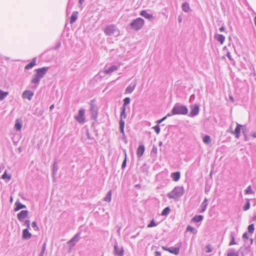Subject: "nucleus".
I'll use <instances>...</instances> for the list:
<instances>
[{
  "instance_id": "1",
  "label": "nucleus",
  "mask_w": 256,
  "mask_h": 256,
  "mask_svg": "<svg viewBox=\"0 0 256 256\" xmlns=\"http://www.w3.org/2000/svg\"><path fill=\"white\" fill-rule=\"evenodd\" d=\"M48 67H42V68H39L35 70V72H36L33 76V78L31 80V82L32 84H36V86H37L40 82L42 78L45 76L48 70Z\"/></svg>"
},
{
  "instance_id": "2",
  "label": "nucleus",
  "mask_w": 256,
  "mask_h": 256,
  "mask_svg": "<svg viewBox=\"0 0 256 256\" xmlns=\"http://www.w3.org/2000/svg\"><path fill=\"white\" fill-rule=\"evenodd\" d=\"M184 188L183 186H177L167 194L169 198L176 200L183 195Z\"/></svg>"
},
{
  "instance_id": "3",
  "label": "nucleus",
  "mask_w": 256,
  "mask_h": 256,
  "mask_svg": "<svg viewBox=\"0 0 256 256\" xmlns=\"http://www.w3.org/2000/svg\"><path fill=\"white\" fill-rule=\"evenodd\" d=\"M172 112L176 115H186L188 114V108L185 106L176 103L172 108Z\"/></svg>"
},
{
  "instance_id": "4",
  "label": "nucleus",
  "mask_w": 256,
  "mask_h": 256,
  "mask_svg": "<svg viewBox=\"0 0 256 256\" xmlns=\"http://www.w3.org/2000/svg\"><path fill=\"white\" fill-rule=\"evenodd\" d=\"M144 24V20L141 18H138L132 22L130 26L132 29L138 30L143 26Z\"/></svg>"
},
{
  "instance_id": "5",
  "label": "nucleus",
  "mask_w": 256,
  "mask_h": 256,
  "mask_svg": "<svg viewBox=\"0 0 256 256\" xmlns=\"http://www.w3.org/2000/svg\"><path fill=\"white\" fill-rule=\"evenodd\" d=\"M90 113L91 117L92 119L96 120L98 114V108L96 105L95 104L94 100L90 102Z\"/></svg>"
},
{
  "instance_id": "6",
  "label": "nucleus",
  "mask_w": 256,
  "mask_h": 256,
  "mask_svg": "<svg viewBox=\"0 0 256 256\" xmlns=\"http://www.w3.org/2000/svg\"><path fill=\"white\" fill-rule=\"evenodd\" d=\"M85 110L80 108L79 110L78 114L75 116V119L80 124H83L85 122Z\"/></svg>"
},
{
  "instance_id": "7",
  "label": "nucleus",
  "mask_w": 256,
  "mask_h": 256,
  "mask_svg": "<svg viewBox=\"0 0 256 256\" xmlns=\"http://www.w3.org/2000/svg\"><path fill=\"white\" fill-rule=\"evenodd\" d=\"M117 30L118 29L115 25L110 24L106 27L104 30V32L107 36H112Z\"/></svg>"
},
{
  "instance_id": "8",
  "label": "nucleus",
  "mask_w": 256,
  "mask_h": 256,
  "mask_svg": "<svg viewBox=\"0 0 256 256\" xmlns=\"http://www.w3.org/2000/svg\"><path fill=\"white\" fill-rule=\"evenodd\" d=\"M114 254L115 256H123L124 254V249L122 246H119L117 242L114 244Z\"/></svg>"
},
{
  "instance_id": "9",
  "label": "nucleus",
  "mask_w": 256,
  "mask_h": 256,
  "mask_svg": "<svg viewBox=\"0 0 256 256\" xmlns=\"http://www.w3.org/2000/svg\"><path fill=\"white\" fill-rule=\"evenodd\" d=\"M190 113L188 115L189 116L193 118L197 116L199 113L200 108L198 104L192 105L190 106Z\"/></svg>"
},
{
  "instance_id": "10",
  "label": "nucleus",
  "mask_w": 256,
  "mask_h": 256,
  "mask_svg": "<svg viewBox=\"0 0 256 256\" xmlns=\"http://www.w3.org/2000/svg\"><path fill=\"white\" fill-rule=\"evenodd\" d=\"M28 212L27 210H22L17 214V218L19 221L22 222L24 219L28 217Z\"/></svg>"
},
{
  "instance_id": "11",
  "label": "nucleus",
  "mask_w": 256,
  "mask_h": 256,
  "mask_svg": "<svg viewBox=\"0 0 256 256\" xmlns=\"http://www.w3.org/2000/svg\"><path fill=\"white\" fill-rule=\"evenodd\" d=\"M162 250L168 251L174 254H178L180 252V249L177 247L167 248L164 246H162Z\"/></svg>"
},
{
  "instance_id": "12",
  "label": "nucleus",
  "mask_w": 256,
  "mask_h": 256,
  "mask_svg": "<svg viewBox=\"0 0 256 256\" xmlns=\"http://www.w3.org/2000/svg\"><path fill=\"white\" fill-rule=\"evenodd\" d=\"M118 68H119L118 66H117L116 65L112 66H110L108 68H106V67L104 68V73H105L106 74H110L118 70Z\"/></svg>"
},
{
  "instance_id": "13",
  "label": "nucleus",
  "mask_w": 256,
  "mask_h": 256,
  "mask_svg": "<svg viewBox=\"0 0 256 256\" xmlns=\"http://www.w3.org/2000/svg\"><path fill=\"white\" fill-rule=\"evenodd\" d=\"M34 94V93L29 90H26L22 93V98L30 100Z\"/></svg>"
},
{
  "instance_id": "14",
  "label": "nucleus",
  "mask_w": 256,
  "mask_h": 256,
  "mask_svg": "<svg viewBox=\"0 0 256 256\" xmlns=\"http://www.w3.org/2000/svg\"><path fill=\"white\" fill-rule=\"evenodd\" d=\"M136 86V82L131 83L129 84L125 90L126 94H131L135 89Z\"/></svg>"
},
{
  "instance_id": "15",
  "label": "nucleus",
  "mask_w": 256,
  "mask_h": 256,
  "mask_svg": "<svg viewBox=\"0 0 256 256\" xmlns=\"http://www.w3.org/2000/svg\"><path fill=\"white\" fill-rule=\"evenodd\" d=\"M32 234L28 231V228L24 229L22 231V237L24 240H29L32 238Z\"/></svg>"
},
{
  "instance_id": "16",
  "label": "nucleus",
  "mask_w": 256,
  "mask_h": 256,
  "mask_svg": "<svg viewBox=\"0 0 256 256\" xmlns=\"http://www.w3.org/2000/svg\"><path fill=\"white\" fill-rule=\"evenodd\" d=\"M80 234V232H78L68 242L70 245L74 246L79 240V237Z\"/></svg>"
},
{
  "instance_id": "17",
  "label": "nucleus",
  "mask_w": 256,
  "mask_h": 256,
  "mask_svg": "<svg viewBox=\"0 0 256 256\" xmlns=\"http://www.w3.org/2000/svg\"><path fill=\"white\" fill-rule=\"evenodd\" d=\"M145 148L143 144L140 145L137 148L136 150V155L138 158L141 157L144 152Z\"/></svg>"
},
{
  "instance_id": "18",
  "label": "nucleus",
  "mask_w": 256,
  "mask_h": 256,
  "mask_svg": "<svg viewBox=\"0 0 256 256\" xmlns=\"http://www.w3.org/2000/svg\"><path fill=\"white\" fill-rule=\"evenodd\" d=\"M14 210L16 212L18 211L19 210L26 208V206L24 204H21L18 200L14 204Z\"/></svg>"
},
{
  "instance_id": "19",
  "label": "nucleus",
  "mask_w": 256,
  "mask_h": 256,
  "mask_svg": "<svg viewBox=\"0 0 256 256\" xmlns=\"http://www.w3.org/2000/svg\"><path fill=\"white\" fill-rule=\"evenodd\" d=\"M140 15L149 20H151L153 18L152 15V14L148 13L146 10H142L140 13Z\"/></svg>"
},
{
  "instance_id": "20",
  "label": "nucleus",
  "mask_w": 256,
  "mask_h": 256,
  "mask_svg": "<svg viewBox=\"0 0 256 256\" xmlns=\"http://www.w3.org/2000/svg\"><path fill=\"white\" fill-rule=\"evenodd\" d=\"M242 127V125L237 124L234 132H232L233 134H235V136L236 138H240V130Z\"/></svg>"
},
{
  "instance_id": "21",
  "label": "nucleus",
  "mask_w": 256,
  "mask_h": 256,
  "mask_svg": "<svg viewBox=\"0 0 256 256\" xmlns=\"http://www.w3.org/2000/svg\"><path fill=\"white\" fill-rule=\"evenodd\" d=\"M36 58H33L32 62L25 66V67H24L25 70H29L30 68H32L34 66H36Z\"/></svg>"
},
{
  "instance_id": "22",
  "label": "nucleus",
  "mask_w": 256,
  "mask_h": 256,
  "mask_svg": "<svg viewBox=\"0 0 256 256\" xmlns=\"http://www.w3.org/2000/svg\"><path fill=\"white\" fill-rule=\"evenodd\" d=\"M78 12L76 11H74L72 12V14L70 18V23L71 24H72L74 22H76V20L77 18H78Z\"/></svg>"
},
{
  "instance_id": "23",
  "label": "nucleus",
  "mask_w": 256,
  "mask_h": 256,
  "mask_svg": "<svg viewBox=\"0 0 256 256\" xmlns=\"http://www.w3.org/2000/svg\"><path fill=\"white\" fill-rule=\"evenodd\" d=\"M180 176V174L179 172H174L171 174V178H172L173 180L177 182L179 180Z\"/></svg>"
},
{
  "instance_id": "24",
  "label": "nucleus",
  "mask_w": 256,
  "mask_h": 256,
  "mask_svg": "<svg viewBox=\"0 0 256 256\" xmlns=\"http://www.w3.org/2000/svg\"><path fill=\"white\" fill-rule=\"evenodd\" d=\"M215 38L220 43V44H222L225 40V37L222 34H216L215 36Z\"/></svg>"
},
{
  "instance_id": "25",
  "label": "nucleus",
  "mask_w": 256,
  "mask_h": 256,
  "mask_svg": "<svg viewBox=\"0 0 256 256\" xmlns=\"http://www.w3.org/2000/svg\"><path fill=\"white\" fill-rule=\"evenodd\" d=\"M112 190L108 191L106 196L104 198V200L106 202H110L112 199Z\"/></svg>"
},
{
  "instance_id": "26",
  "label": "nucleus",
  "mask_w": 256,
  "mask_h": 256,
  "mask_svg": "<svg viewBox=\"0 0 256 256\" xmlns=\"http://www.w3.org/2000/svg\"><path fill=\"white\" fill-rule=\"evenodd\" d=\"M203 218V216L202 215H196L192 218V220L195 222H201Z\"/></svg>"
},
{
  "instance_id": "27",
  "label": "nucleus",
  "mask_w": 256,
  "mask_h": 256,
  "mask_svg": "<svg viewBox=\"0 0 256 256\" xmlns=\"http://www.w3.org/2000/svg\"><path fill=\"white\" fill-rule=\"evenodd\" d=\"M182 10L184 12H188L190 10L189 4L188 2H184L182 5Z\"/></svg>"
},
{
  "instance_id": "28",
  "label": "nucleus",
  "mask_w": 256,
  "mask_h": 256,
  "mask_svg": "<svg viewBox=\"0 0 256 256\" xmlns=\"http://www.w3.org/2000/svg\"><path fill=\"white\" fill-rule=\"evenodd\" d=\"M126 108H121V112L120 115V119H125L126 118Z\"/></svg>"
},
{
  "instance_id": "29",
  "label": "nucleus",
  "mask_w": 256,
  "mask_h": 256,
  "mask_svg": "<svg viewBox=\"0 0 256 256\" xmlns=\"http://www.w3.org/2000/svg\"><path fill=\"white\" fill-rule=\"evenodd\" d=\"M8 94V92H4L2 90H0V100H2L5 98Z\"/></svg>"
},
{
  "instance_id": "30",
  "label": "nucleus",
  "mask_w": 256,
  "mask_h": 256,
  "mask_svg": "<svg viewBox=\"0 0 256 256\" xmlns=\"http://www.w3.org/2000/svg\"><path fill=\"white\" fill-rule=\"evenodd\" d=\"M170 211V209L168 206L165 208L162 212L161 215L162 216H167Z\"/></svg>"
},
{
  "instance_id": "31",
  "label": "nucleus",
  "mask_w": 256,
  "mask_h": 256,
  "mask_svg": "<svg viewBox=\"0 0 256 256\" xmlns=\"http://www.w3.org/2000/svg\"><path fill=\"white\" fill-rule=\"evenodd\" d=\"M207 204H208L207 199L205 198L203 202L201 204V207H202V210H200L201 212H203L204 210H206Z\"/></svg>"
},
{
  "instance_id": "32",
  "label": "nucleus",
  "mask_w": 256,
  "mask_h": 256,
  "mask_svg": "<svg viewBox=\"0 0 256 256\" xmlns=\"http://www.w3.org/2000/svg\"><path fill=\"white\" fill-rule=\"evenodd\" d=\"M238 252H236L234 250H231L227 254V256H238Z\"/></svg>"
},
{
  "instance_id": "33",
  "label": "nucleus",
  "mask_w": 256,
  "mask_h": 256,
  "mask_svg": "<svg viewBox=\"0 0 256 256\" xmlns=\"http://www.w3.org/2000/svg\"><path fill=\"white\" fill-rule=\"evenodd\" d=\"M130 98L127 97L124 99V104L122 108H126V106L130 104Z\"/></svg>"
},
{
  "instance_id": "34",
  "label": "nucleus",
  "mask_w": 256,
  "mask_h": 256,
  "mask_svg": "<svg viewBox=\"0 0 256 256\" xmlns=\"http://www.w3.org/2000/svg\"><path fill=\"white\" fill-rule=\"evenodd\" d=\"M226 56L229 59V60L231 62L232 64L233 65L235 64V61L234 58H232L230 53L229 52H228Z\"/></svg>"
},
{
  "instance_id": "35",
  "label": "nucleus",
  "mask_w": 256,
  "mask_h": 256,
  "mask_svg": "<svg viewBox=\"0 0 256 256\" xmlns=\"http://www.w3.org/2000/svg\"><path fill=\"white\" fill-rule=\"evenodd\" d=\"M22 124L18 122V120L16 121V122L14 125V128L16 130H20L22 128Z\"/></svg>"
},
{
  "instance_id": "36",
  "label": "nucleus",
  "mask_w": 256,
  "mask_h": 256,
  "mask_svg": "<svg viewBox=\"0 0 256 256\" xmlns=\"http://www.w3.org/2000/svg\"><path fill=\"white\" fill-rule=\"evenodd\" d=\"M254 224H250V225H249L248 226V232L252 234L254 232Z\"/></svg>"
},
{
  "instance_id": "37",
  "label": "nucleus",
  "mask_w": 256,
  "mask_h": 256,
  "mask_svg": "<svg viewBox=\"0 0 256 256\" xmlns=\"http://www.w3.org/2000/svg\"><path fill=\"white\" fill-rule=\"evenodd\" d=\"M254 192L252 190L251 186H248V188L245 190V194H252Z\"/></svg>"
},
{
  "instance_id": "38",
  "label": "nucleus",
  "mask_w": 256,
  "mask_h": 256,
  "mask_svg": "<svg viewBox=\"0 0 256 256\" xmlns=\"http://www.w3.org/2000/svg\"><path fill=\"white\" fill-rule=\"evenodd\" d=\"M58 170V164L56 162H54L52 165V173L55 174Z\"/></svg>"
},
{
  "instance_id": "39",
  "label": "nucleus",
  "mask_w": 256,
  "mask_h": 256,
  "mask_svg": "<svg viewBox=\"0 0 256 256\" xmlns=\"http://www.w3.org/2000/svg\"><path fill=\"white\" fill-rule=\"evenodd\" d=\"M1 178L2 179H8V180H10L11 178V176L10 175H8L6 173V171H5L4 174L2 176Z\"/></svg>"
},
{
  "instance_id": "40",
  "label": "nucleus",
  "mask_w": 256,
  "mask_h": 256,
  "mask_svg": "<svg viewBox=\"0 0 256 256\" xmlns=\"http://www.w3.org/2000/svg\"><path fill=\"white\" fill-rule=\"evenodd\" d=\"M158 224L156 223L154 221V220L153 219L152 220L150 224L148 225V228H152L154 226H156L158 225Z\"/></svg>"
},
{
  "instance_id": "41",
  "label": "nucleus",
  "mask_w": 256,
  "mask_h": 256,
  "mask_svg": "<svg viewBox=\"0 0 256 256\" xmlns=\"http://www.w3.org/2000/svg\"><path fill=\"white\" fill-rule=\"evenodd\" d=\"M230 238H231V240L229 244V245L230 246H232V245H234V244H236V242H235V240H234V234H230Z\"/></svg>"
},
{
  "instance_id": "42",
  "label": "nucleus",
  "mask_w": 256,
  "mask_h": 256,
  "mask_svg": "<svg viewBox=\"0 0 256 256\" xmlns=\"http://www.w3.org/2000/svg\"><path fill=\"white\" fill-rule=\"evenodd\" d=\"M250 208V203L249 202V200H247L246 202V203L245 205L244 206L243 208L244 210H249Z\"/></svg>"
},
{
  "instance_id": "43",
  "label": "nucleus",
  "mask_w": 256,
  "mask_h": 256,
  "mask_svg": "<svg viewBox=\"0 0 256 256\" xmlns=\"http://www.w3.org/2000/svg\"><path fill=\"white\" fill-rule=\"evenodd\" d=\"M152 128L154 130L156 134H160V129L159 124H157L156 126H154Z\"/></svg>"
},
{
  "instance_id": "44",
  "label": "nucleus",
  "mask_w": 256,
  "mask_h": 256,
  "mask_svg": "<svg viewBox=\"0 0 256 256\" xmlns=\"http://www.w3.org/2000/svg\"><path fill=\"white\" fill-rule=\"evenodd\" d=\"M124 152L125 158H124V161L122 162V168H124L126 166V151L124 150Z\"/></svg>"
},
{
  "instance_id": "45",
  "label": "nucleus",
  "mask_w": 256,
  "mask_h": 256,
  "mask_svg": "<svg viewBox=\"0 0 256 256\" xmlns=\"http://www.w3.org/2000/svg\"><path fill=\"white\" fill-rule=\"evenodd\" d=\"M32 226L36 231H38L39 230L38 226H37V224L35 221L32 222Z\"/></svg>"
},
{
  "instance_id": "46",
  "label": "nucleus",
  "mask_w": 256,
  "mask_h": 256,
  "mask_svg": "<svg viewBox=\"0 0 256 256\" xmlns=\"http://www.w3.org/2000/svg\"><path fill=\"white\" fill-rule=\"evenodd\" d=\"M186 230L194 233L195 229L194 228L192 227L191 226H188L186 228Z\"/></svg>"
},
{
  "instance_id": "47",
  "label": "nucleus",
  "mask_w": 256,
  "mask_h": 256,
  "mask_svg": "<svg viewBox=\"0 0 256 256\" xmlns=\"http://www.w3.org/2000/svg\"><path fill=\"white\" fill-rule=\"evenodd\" d=\"M24 225H26V228L30 229V220H26L24 222Z\"/></svg>"
},
{
  "instance_id": "48",
  "label": "nucleus",
  "mask_w": 256,
  "mask_h": 256,
  "mask_svg": "<svg viewBox=\"0 0 256 256\" xmlns=\"http://www.w3.org/2000/svg\"><path fill=\"white\" fill-rule=\"evenodd\" d=\"M120 128H124V121L123 120V119H120Z\"/></svg>"
},
{
  "instance_id": "49",
  "label": "nucleus",
  "mask_w": 256,
  "mask_h": 256,
  "mask_svg": "<svg viewBox=\"0 0 256 256\" xmlns=\"http://www.w3.org/2000/svg\"><path fill=\"white\" fill-rule=\"evenodd\" d=\"M166 116H164L162 118L160 119V120H158L156 121V122L157 124H161L162 122H164V120H166Z\"/></svg>"
},
{
  "instance_id": "50",
  "label": "nucleus",
  "mask_w": 256,
  "mask_h": 256,
  "mask_svg": "<svg viewBox=\"0 0 256 256\" xmlns=\"http://www.w3.org/2000/svg\"><path fill=\"white\" fill-rule=\"evenodd\" d=\"M72 6L70 5V3L68 4L67 8H66V13L68 14L70 12V9L72 8Z\"/></svg>"
},
{
  "instance_id": "51",
  "label": "nucleus",
  "mask_w": 256,
  "mask_h": 256,
  "mask_svg": "<svg viewBox=\"0 0 256 256\" xmlns=\"http://www.w3.org/2000/svg\"><path fill=\"white\" fill-rule=\"evenodd\" d=\"M203 141L206 144H208V135H206L204 137Z\"/></svg>"
},
{
  "instance_id": "52",
  "label": "nucleus",
  "mask_w": 256,
  "mask_h": 256,
  "mask_svg": "<svg viewBox=\"0 0 256 256\" xmlns=\"http://www.w3.org/2000/svg\"><path fill=\"white\" fill-rule=\"evenodd\" d=\"M246 128L245 126H243L242 128V133L246 136Z\"/></svg>"
},
{
  "instance_id": "53",
  "label": "nucleus",
  "mask_w": 256,
  "mask_h": 256,
  "mask_svg": "<svg viewBox=\"0 0 256 256\" xmlns=\"http://www.w3.org/2000/svg\"><path fill=\"white\" fill-rule=\"evenodd\" d=\"M86 138H87L88 139V140H92V138L91 137V136H90V135L88 130H87V131H86Z\"/></svg>"
},
{
  "instance_id": "54",
  "label": "nucleus",
  "mask_w": 256,
  "mask_h": 256,
  "mask_svg": "<svg viewBox=\"0 0 256 256\" xmlns=\"http://www.w3.org/2000/svg\"><path fill=\"white\" fill-rule=\"evenodd\" d=\"M195 98V96L194 94H192L190 98V102H192Z\"/></svg>"
},
{
  "instance_id": "55",
  "label": "nucleus",
  "mask_w": 256,
  "mask_h": 256,
  "mask_svg": "<svg viewBox=\"0 0 256 256\" xmlns=\"http://www.w3.org/2000/svg\"><path fill=\"white\" fill-rule=\"evenodd\" d=\"M242 238L244 240L245 239L248 240V236L246 232H245L242 235Z\"/></svg>"
},
{
  "instance_id": "56",
  "label": "nucleus",
  "mask_w": 256,
  "mask_h": 256,
  "mask_svg": "<svg viewBox=\"0 0 256 256\" xmlns=\"http://www.w3.org/2000/svg\"><path fill=\"white\" fill-rule=\"evenodd\" d=\"M152 152L154 154H156L157 152V148L156 146H153V148L152 149Z\"/></svg>"
},
{
  "instance_id": "57",
  "label": "nucleus",
  "mask_w": 256,
  "mask_h": 256,
  "mask_svg": "<svg viewBox=\"0 0 256 256\" xmlns=\"http://www.w3.org/2000/svg\"><path fill=\"white\" fill-rule=\"evenodd\" d=\"M46 244L44 243L43 246H42V250H41V252H44V251L46 250Z\"/></svg>"
},
{
  "instance_id": "58",
  "label": "nucleus",
  "mask_w": 256,
  "mask_h": 256,
  "mask_svg": "<svg viewBox=\"0 0 256 256\" xmlns=\"http://www.w3.org/2000/svg\"><path fill=\"white\" fill-rule=\"evenodd\" d=\"M122 138L123 140H124L125 143H126V144L127 143V140H126V138L125 134L124 135H122Z\"/></svg>"
},
{
  "instance_id": "59",
  "label": "nucleus",
  "mask_w": 256,
  "mask_h": 256,
  "mask_svg": "<svg viewBox=\"0 0 256 256\" xmlns=\"http://www.w3.org/2000/svg\"><path fill=\"white\" fill-rule=\"evenodd\" d=\"M172 115H175V114H172V110H171V112H170L168 113V114H166V116H166V118H167L168 117L170 116H172Z\"/></svg>"
},
{
  "instance_id": "60",
  "label": "nucleus",
  "mask_w": 256,
  "mask_h": 256,
  "mask_svg": "<svg viewBox=\"0 0 256 256\" xmlns=\"http://www.w3.org/2000/svg\"><path fill=\"white\" fill-rule=\"evenodd\" d=\"M120 133L122 134V135H124L125 134L124 132V128H122H122H120Z\"/></svg>"
},
{
  "instance_id": "61",
  "label": "nucleus",
  "mask_w": 256,
  "mask_h": 256,
  "mask_svg": "<svg viewBox=\"0 0 256 256\" xmlns=\"http://www.w3.org/2000/svg\"><path fill=\"white\" fill-rule=\"evenodd\" d=\"M154 254H155V255H156L155 256H161L160 252H158V251L155 252Z\"/></svg>"
},
{
  "instance_id": "62",
  "label": "nucleus",
  "mask_w": 256,
  "mask_h": 256,
  "mask_svg": "<svg viewBox=\"0 0 256 256\" xmlns=\"http://www.w3.org/2000/svg\"><path fill=\"white\" fill-rule=\"evenodd\" d=\"M54 104H52V105H51V106H50V111H52V110L54 109Z\"/></svg>"
},
{
  "instance_id": "63",
  "label": "nucleus",
  "mask_w": 256,
  "mask_h": 256,
  "mask_svg": "<svg viewBox=\"0 0 256 256\" xmlns=\"http://www.w3.org/2000/svg\"><path fill=\"white\" fill-rule=\"evenodd\" d=\"M204 250L206 252H208V245L205 246Z\"/></svg>"
},
{
  "instance_id": "64",
  "label": "nucleus",
  "mask_w": 256,
  "mask_h": 256,
  "mask_svg": "<svg viewBox=\"0 0 256 256\" xmlns=\"http://www.w3.org/2000/svg\"><path fill=\"white\" fill-rule=\"evenodd\" d=\"M252 136L254 138H256V132L252 134Z\"/></svg>"
}]
</instances>
